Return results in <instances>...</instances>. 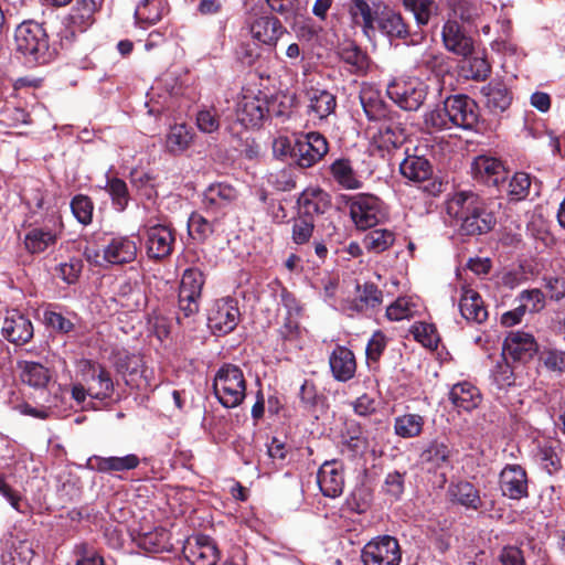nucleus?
<instances>
[{
    "mask_svg": "<svg viewBox=\"0 0 565 565\" xmlns=\"http://www.w3.org/2000/svg\"><path fill=\"white\" fill-rule=\"evenodd\" d=\"M447 214L463 235H481L492 230L495 218L482 200L471 191H461L447 201Z\"/></svg>",
    "mask_w": 565,
    "mask_h": 565,
    "instance_id": "1",
    "label": "nucleus"
},
{
    "mask_svg": "<svg viewBox=\"0 0 565 565\" xmlns=\"http://www.w3.org/2000/svg\"><path fill=\"white\" fill-rule=\"evenodd\" d=\"M213 391L225 408L239 406L246 397V380L242 369L232 363L223 364L214 375Z\"/></svg>",
    "mask_w": 565,
    "mask_h": 565,
    "instance_id": "2",
    "label": "nucleus"
},
{
    "mask_svg": "<svg viewBox=\"0 0 565 565\" xmlns=\"http://www.w3.org/2000/svg\"><path fill=\"white\" fill-rule=\"evenodd\" d=\"M386 93L399 108L418 110L427 98L428 86L419 77L401 76L387 84Z\"/></svg>",
    "mask_w": 565,
    "mask_h": 565,
    "instance_id": "3",
    "label": "nucleus"
},
{
    "mask_svg": "<svg viewBox=\"0 0 565 565\" xmlns=\"http://www.w3.org/2000/svg\"><path fill=\"white\" fill-rule=\"evenodd\" d=\"M17 50L32 61L45 63L49 58V38L44 28L34 21L22 22L14 32Z\"/></svg>",
    "mask_w": 565,
    "mask_h": 565,
    "instance_id": "4",
    "label": "nucleus"
},
{
    "mask_svg": "<svg viewBox=\"0 0 565 565\" xmlns=\"http://www.w3.org/2000/svg\"><path fill=\"white\" fill-rule=\"evenodd\" d=\"M63 233V223L58 215L51 214L41 224L26 228L23 244L30 254H41L53 248Z\"/></svg>",
    "mask_w": 565,
    "mask_h": 565,
    "instance_id": "5",
    "label": "nucleus"
},
{
    "mask_svg": "<svg viewBox=\"0 0 565 565\" xmlns=\"http://www.w3.org/2000/svg\"><path fill=\"white\" fill-rule=\"evenodd\" d=\"M277 100L266 95H244L236 108L237 120L245 127H258L267 115L280 117L285 110L276 109Z\"/></svg>",
    "mask_w": 565,
    "mask_h": 565,
    "instance_id": "6",
    "label": "nucleus"
},
{
    "mask_svg": "<svg viewBox=\"0 0 565 565\" xmlns=\"http://www.w3.org/2000/svg\"><path fill=\"white\" fill-rule=\"evenodd\" d=\"M350 216L359 230H367L382 222L386 211L379 198L359 194L350 201Z\"/></svg>",
    "mask_w": 565,
    "mask_h": 565,
    "instance_id": "7",
    "label": "nucleus"
},
{
    "mask_svg": "<svg viewBox=\"0 0 565 565\" xmlns=\"http://www.w3.org/2000/svg\"><path fill=\"white\" fill-rule=\"evenodd\" d=\"M361 558L364 565H399L402 552L398 541L390 535L373 539L362 548Z\"/></svg>",
    "mask_w": 565,
    "mask_h": 565,
    "instance_id": "8",
    "label": "nucleus"
},
{
    "mask_svg": "<svg viewBox=\"0 0 565 565\" xmlns=\"http://www.w3.org/2000/svg\"><path fill=\"white\" fill-rule=\"evenodd\" d=\"M239 309L237 301L226 297L214 302L207 317V326L216 335H224L232 332L239 321Z\"/></svg>",
    "mask_w": 565,
    "mask_h": 565,
    "instance_id": "9",
    "label": "nucleus"
},
{
    "mask_svg": "<svg viewBox=\"0 0 565 565\" xmlns=\"http://www.w3.org/2000/svg\"><path fill=\"white\" fill-rule=\"evenodd\" d=\"M145 244L149 258L160 260L171 255L175 242L174 232L166 224H146Z\"/></svg>",
    "mask_w": 565,
    "mask_h": 565,
    "instance_id": "10",
    "label": "nucleus"
},
{
    "mask_svg": "<svg viewBox=\"0 0 565 565\" xmlns=\"http://www.w3.org/2000/svg\"><path fill=\"white\" fill-rule=\"evenodd\" d=\"M247 25L252 38L265 45L275 46L278 40L287 33L281 22L271 15H260L248 13Z\"/></svg>",
    "mask_w": 565,
    "mask_h": 565,
    "instance_id": "11",
    "label": "nucleus"
},
{
    "mask_svg": "<svg viewBox=\"0 0 565 565\" xmlns=\"http://www.w3.org/2000/svg\"><path fill=\"white\" fill-rule=\"evenodd\" d=\"M329 146L326 137L312 131L306 135V139L298 141L292 150L296 163L301 168H310L321 160L328 152Z\"/></svg>",
    "mask_w": 565,
    "mask_h": 565,
    "instance_id": "12",
    "label": "nucleus"
},
{
    "mask_svg": "<svg viewBox=\"0 0 565 565\" xmlns=\"http://www.w3.org/2000/svg\"><path fill=\"white\" fill-rule=\"evenodd\" d=\"M1 334L9 342L22 345L33 338V324L29 317L19 310H7L1 321Z\"/></svg>",
    "mask_w": 565,
    "mask_h": 565,
    "instance_id": "13",
    "label": "nucleus"
},
{
    "mask_svg": "<svg viewBox=\"0 0 565 565\" xmlns=\"http://www.w3.org/2000/svg\"><path fill=\"white\" fill-rule=\"evenodd\" d=\"M499 486L503 497L521 500L529 495L526 471L520 465H507L499 476Z\"/></svg>",
    "mask_w": 565,
    "mask_h": 565,
    "instance_id": "14",
    "label": "nucleus"
},
{
    "mask_svg": "<svg viewBox=\"0 0 565 565\" xmlns=\"http://www.w3.org/2000/svg\"><path fill=\"white\" fill-rule=\"evenodd\" d=\"M446 106L456 128L472 129L478 122L477 104L467 95H452L447 97Z\"/></svg>",
    "mask_w": 565,
    "mask_h": 565,
    "instance_id": "15",
    "label": "nucleus"
},
{
    "mask_svg": "<svg viewBox=\"0 0 565 565\" xmlns=\"http://www.w3.org/2000/svg\"><path fill=\"white\" fill-rule=\"evenodd\" d=\"M537 351V343L531 333L511 331L502 347V358L513 361L526 362Z\"/></svg>",
    "mask_w": 565,
    "mask_h": 565,
    "instance_id": "16",
    "label": "nucleus"
},
{
    "mask_svg": "<svg viewBox=\"0 0 565 565\" xmlns=\"http://www.w3.org/2000/svg\"><path fill=\"white\" fill-rule=\"evenodd\" d=\"M183 555L191 565H215L218 550L209 536H194L186 540Z\"/></svg>",
    "mask_w": 565,
    "mask_h": 565,
    "instance_id": "17",
    "label": "nucleus"
},
{
    "mask_svg": "<svg viewBox=\"0 0 565 565\" xmlns=\"http://www.w3.org/2000/svg\"><path fill=\"white\" fill-rule=\"evenodd\" d=\"M138 242L130 236L113 237L103 248V259L109 265H124L136 259Z\"/></svg>",
    "mask_w": 565,
    "mask_h": 565,
    "instance_id": "18",
    "label": "nucleus"
},
{
    "mask_svg": "<svg viewBox=\"0 0 565 565\" xmlns=\"http://www.w3.org/2000/svg\"><path fill=\"white\" fill-rule=\"evenodd\" d=\"M317 482L324 497H339L344 487L343 465L338 460L323 462L318 471Z\"/></svg>",
    "mask_w": 565,
    "mask_h": 565,
    "instance_id": "19",
    "label": "nucleus"
},
{
    "mask_svg": "<svg viewBox=\"0 0 565 565\" xmlns=\"http://www.w3.org/2000/svg\"><path fill=\"white\" fill-rule=\"evenodd\" d=\"M443 43L445 47L459 56L468 57L473 52V41L468 36L455 20H448L441 32Z\"/></svg>",
    "mask_w": 565,
    "mask_h": 565,
    "instance_id": "20",
    "label": "nucleus"
},
{
    "mask_svg": "<svg viewBox=\"0 0 565 565\" xmlns=\"http://www.w3.org/2000/svg\"><path fill=\"white\" fill-rule=\"evenodd\" d=\"M299 214L315 220L331 206V200L327 192L319 188H307L298 198Z\"/></svg>",
    "mask_w": 565,
    "mask_h": 565,
    "instance_id": "21",
    "label": "nucleus"
},
{
    "mask_svg": "<svg viewBox=\"0 0 565 565\" xmlns=\"http://www.w3.org/2000/svg\"><path fill=\"white\" fill-rule=\"evenodd\" d=\"M356 296L352 300L343 303V310L349 315L353 312H363L380 306L383 301V294L373 282L356 285Z\"/></svg>",
    "mask_w": 565,
    "mask_h": 565,
    "instance_id": "22",
    "label": "nucleus"
},
{
    "mask_svg": "<svg viewBox=\"0 0 565 565\" xmlns=\"http://www.w3.org/2000/svg\"><path fill=\"white\" fill-rule=\"evenodd\" d=\"M140 463V459L135 454H129L122 457H102V456H92L87 460V467L92 470L103 472V473H113V472H121L129 471L136 469Z\"/></svg>",
    "mask_w": 565,
    "mask_h": 565,
    "instance_id": "23",
    "label": "nucleus"
},
{
    "mask_svg": "<svg viewBox=\"0 0 565 565\" xmlns=\"http://www.w3.org/2000/svg\"><path fill=\"white\" fill-rule=\"evenodd\" d=\"M399 117V114L394 111L380 121L381 126L377 135L374 136V140L377 142L380 148H397L403 143L405 139V129L398 120Z\"/></svg>",
    "mask_w": 565,
    "mask_h": 565,
    "instance_id": "24",
    "label": "nucleus"
},
{
    "mask_svg": "<svg viewBox=\"0 0 565 565\" xmlns=\"http://www.w3.org/2000/svg\"><path fill=\"white\" fill-rule=\"evenodd\" d=\"M105 0H76L70 13L74 31L85 32L95 23V14L102 10Z\"/></svg>",
    "mask_w": 565,
    "mask_h": 565,
    "instance_id": "25",
    "label": "nucleus"
},
{
    "mask_svg": "<svg viewBox=\"0 0 565 565\" xmlns=\"http://www.w3.org/2000/svg\"><path fill=\"white\" fill-rule=\"evenodd\" d=\"M448 397L457 409L465 412H471L476 409L482 401L480 390L467 381L452 385Z\"/></svg>",
    "mask_w": 565,
    "mask_h": 565,
    "instance_id": "26",
    "label": "nucleus"
},
{
    "mask_svg": "<svg viewBox=\"0 0 565 565\" xmlns=\"http://www.w3.org/2000/svg\"><path fill=\"white\" fill-rule=\"evenodd\" d=\"M360 103L369 120L381 121L394 113L382 99L381 93L371 85H364L360 92Z\"/></svg>",
    "mask_w": 565,
    "mask_h": 565,
    "instance_id": "27",
    "label": "nucleus"
},
{
    "mask_svg": "<svg viewBox=\"0 0 565 565\" xmlns=\"http://www.w3.org/2000/svg\"><path fill=\"white\" fill-rule=\"evenodd\" d=\"M87 376L90 381L88 386L89 395L97 399H105L113 395L114 383L109 372L99 364L86 362Z\"/></svg>",
    "mask_w": 565,
    "mask_h": 565,
    "instance_id": "28",
    "label": "nucleus"
},
{
    "mask_svg": "<svg viewBox=\"0 0 565 565\" xmlns=\"http://www.w3.org/2000/svg\"><path fill=\"white\" fill-rule=\"evenodd\" d=\"M332 375L337 381L347 382L351 380L356 370L354 354L345 347L338 345L329 358Z\"/></svg>",
    "mask_w": 565,
    "mask_h": 565,
    "instance_id": "29",
    "label": "nucleus"
},
{
    "mask_svg": "<svg viewBox=\"0 0 565 565\" xmlns=\"http://www.w3.org/2000/svg\"><path fill=\"white\" fill-rule=\"evenodd\" d=\"M18 370L21 382L39 391L45 390L52 377L50 369L39 362L19 361Z\"/></svg>",
    "mask_w": 565,
    "mask_h": 565,
    "instance_id": "30",
    "label": "nucleus"
},
{
    "mask_svg": "<svg viewBox=\"0 0 565 565\" xmlns=\"http://www.w3.org/2000/svg\"><path fill=\"white\" fill-rule=\"evenodd\" d=\"M459 309L461 316L467 321L482 323L488 318V311L481 296L476 290L468 287H463L461 290Z\"/></svg>",
    "mask_w": 565,
    "mask_h": 565,
    "instance_id": "31",
    "label": "nucleus"
},
{
    "mask_svg": "<svg viewBox=\"0 0 565 565\" xmlns=\"http://www.w3.org/2000/svg\"><path fill=\"white\" fill-rule=\"evenodd\" d=\"M131 539L140 548L150 553L169 551L172 546L169 532L162 527H156L147 532L139 531L136 534L132 533Z\"/></svg>",
    "mask_w": 565,
    "mask_h": 565,
    "instance_id": "32",
    "label": "nucleus"
},
{
    "mask_svg": "<svg viewBox=\"0 0 565 565\" xmlns=\"http://www.w3.org/2000/svg\"><path fill=\"white\" fill-rule=\"evenodd\" d=\"M448 494L451 501L472 510H478L482 505L478 489L468 481L451 483L448 488Z\"/></svg>",
    "mask_w": 565,
    "mask_h": 565,
    "instance_id": "33",
    "label": "nucleus"
},
{
    "mask_svg": "<svg viewBox=\"0 0 565 565\" xmlns=\"http://www.w3.org/2000/svg\"><path fill=\"white\" fill-rule=\"evenodd\" d=\"M481 92L486 97L487 107L493 113H502L511 105V94L502 82L492 81L482 87Z\"/></svg>",
    "mask_w": 565,
    "mask_h": 565,
    "instance_id": "34",
    "label": "nucleus"
},
{
    "mask_svg": "<svg viewBox=\"0 0 565 565\" xmlns=\"http://www.w3.org/2000/svg\"><path fill=\"white\" fill-rule=\"evenodd\" d=\"M376 23L380 31L391 39H405L408 35L402 15L393 10L385 9L376 14Z\"/></svg>",
    "mask_w": 565,
    "mask_h": 565,
    "instance_id": "35",
    "label": "nucleus"
},
{
    "mask_svg": "<svg viewBox=\"0 0 565 565\" xmlns=\"http://www.w3.org/2000/svg\"><path fill=\"white\" fill-rule=\"evenodd\" d=\"M166 12L163 0H141L135 10L136 24L142 29H147L158 23Z\"/></svg>",
    "mask_w": 565,
    "mask_h": 565,
    "instance_id": "36",
    "label": "nucleus"
},
{
    "mask_svg": "<svg viewBox=\"0 0 565 565\" xmlns=\"http://www.w3.org/2000/svg\"><path fill=\"white\" fill-rule=\"evenodd\" d=\"M451 450L449 446L437 439L431 440L420 454L423 463L428 465L429 469H441L450 466Z\"/></svg>",
    "mask_w": 565,
    "mask_h": 565,
    "instance_id": "37",
    "label": "nucleus"
},
{
    "mask_svg": "<svg viewBox=\"0 0 565 565\" xmlns=\"http://www.w3.org/2000/svg\"><path fill=\"white\" fill-rule=\"evenodd\" d=\"M194 134L185 124H177L170 127L166 137V148L172 154H181L189 149Z\"/></svg>",
    "mask_w": 565,
    "mask_h": 565,
    "instance_id": "38",
    "label": "nucleus"
},
{
    "mask_svg": "<svg viewBox=\"0 0 565 565\" xmlns=\"http://www.w3.org/2000/svg\"><path fill=\"white\" fill-rule=\"evenodd\" d=\"M32 558L33 551L28 542L11 541L2 551L1 565H30Z\"/></svg>",
    "mask_w": 565,
    "mask_h": 565,
    "instance_id": "39",
    "label": "nucleus"
},
{
    "mask_svg": "<svg viewBox=\"0 0 565 565\" xmlns=\"http://www.w3.org/2000/svg\"><path fill=\"white\" fill-rule=\"evenodd\" d=\"M309 110L319 119H326L337 108V97L326 89H311L309 92Z\"/></svg>",
    "mask_w": 565,
    "mask_h": 565,
    "instance_id": "40",
    "label": "nucleus"
},
{
    "mask_svg": "<svg viewBox=\"0 0 565 565\" xmlns=\"http://www.w3.org/2000/svg\"><path fill=\"white\" fill-rule=\"evenodd\" d=\"M425 425V418L419 414H403L394 418V433L396 436L409 439L418 437Z\"/></svg>",
    "mask_w": 565,
    "mask_h": 565,
    "instance_id": "41",
    "label": "nucleus"
},
{
    "mask_svg": "<svg viewBox=\"0 0 565 565\" xmlns=\"http://www.w3.org/2000/svg\"><path fill=\"white\" fill-rule=\"evenodd\" d=\"M395 242V233L387 228H374L362 241L367 252L380 254L387 250Z\"/></svg>",
    "mask_w": 565,
    "mask_h": 565,
    "instance_id": "42",
    "label": "nucleus"
},
{
    "mask_svg": "<svg viewBox=\"0 0 565 565\" xmlns=\"http://www.w3.org/2000/svg\"><path fill=\"white\" fill-rule=\"evenodd\" d=\"M470 169L473 177H493L503 172L510 173L502 160L486 154L476 157L470 164Z\"/></svg>",
    "mask_w": 565,
    "mask_h": 565,
    "instance_id": "43",
    "label": "nucleus"
},
{
    "mask_svg": "<svg viewBox=\"0 0 565 565\" xmlns=\"http://www.w3.org/2000/svg\"><path fill=\"white\" fill-rule=\"evenodd\" d=\"M236 190L227 182H215L207 186L203 193V202L206 205H223L236 198Z\"/></svg>",
    "mask_w": 565,
    "mask_h": 565,
    "instance_id": "44",
    "label": "nucleus"
},
{
    "mask_svg": "<svg viewBox=\"0 0 565 565\" xmlns=\"http://www.w3.org/2000/svg\"><path fill=\"white\" fill-rule=\"evenodd\" d=\"M402 177H431V164L424 156L407 154L399 162Z\"/></svg>",
    "mask_w": 565,
    "mask_h": 565,
    "instance_id": "45",
    "label": "nucleus"
},
{
    "mask_svg": "<svg viewBox=\"0 0 565 565\" xmlns=\"http://www.w3.org/2000/svg\"><path fill=\"white\" fill-rule=\"evenodd\" d=\"M424 124L426 128L435 131L448 130L455 127L448 107L446 106V100L441 107L438 106L425 113Z\"/></svg>",
    "mask_w": 565,
    "mask_h": 565,
    "instance_id": "46",
    "label": "nucleus"
},
{
    "mask_svg": "<svg viewBox=\"0 0 565 565\" xmlns=\"http://www.w3.org/2000/svg\"><path fill=\"white\" fill-rule=\"evenodd\" d=\"M494 185L499 189H507L511 201H521L530 194L532 179H493Z\"/></svg>",
    "mask_w": 565,
    "mask_h": 565,
    "instance_id": "47",
    "label": "nucleus"
},
{
    "mask_svg": "<svg viewBox=\"0 0 565 565\" xmlns=\"http://www.w3.org/2000/svg\"><path fill=\"white\" fill-rule=\"evenodd\" d=\"M418 311V305L411 297H399L386 308V317L392 321L412 318Z\"/></svg>",
    "mask_w": 565,
    "mask_h": 565,
    "instance_id": "48",
    "label": "nucleus"
},
{
    "mask_svg": "<svg viewBox=\"0 0 565 565\" xmlns=\"http://www.w3.org/2000/svg\"><path fill=\"white\" fill-rule=\"evenodd\" d=\"M403 6L414 14L418 25H426L438 7L433 0H403Z\"/></svg>",
    "mask_w": 565,
    "mask_h": 565,
    "instance_id": "49",
    "label": "nucleus"
},
{
    "mask_svg": "<svg viewBox=\"0 0 565 565\" xmlns=\"http://www.w3.org/2000/svg\"><path fill=\"white\" fill-rule=\"evenodd\" d=\"M104 188L109 193L116 210L124 211L129 202V191L124 179H105Z\"/></svg>",
    "mask_w": 565,
    "mask_h": 565,
    "instance_id": "50",
    "label": "nucleus"
},
{
    "mask_svg": "<svg viewBox=\"0 0 565 565\" xmlns=\"http://www.w3.org/2000/svg\"><path fill=\"white\" fill-rule=\"evenodd\" d=\"M411 332L416 341L425 348L436 349L439 342V335L434 324L427 322H416L412 326Z\"/></svg>",
    "mask_w": 565,
    "mask_h": 565,
    "instance_id": "51",
    "label": "nucleus"
},
{
    "mask_svg": "<svg viewBox=\"0 0 565 565\" xmlns=\"http://www.w3.org/2000/svg\"><path fill=\"white\" fill-rule=\"evenodd\" d=\"M126 372L130 380H126L127 384H134L137 387L150 386L146 375L147 370L143 367L142 359L138 355L127 356Z\"/></svg>",
    "mask_w": 565,
    "mask_h": 565,
    "instance_id": "52",
    "label": "nucleus"
},
{
    "mask_svg": "<svg viewBox=\"0 0 565 565\" xmlns=\"http://www.w3.org/2000/svg\"><path fill=\"white\" fill-rule=\"evenodd\" d=\"M350 13L354 20L359 17L362 18L363 29L366 34L370 30L373 31L375 29L374 23L376 22V14L379 13H374L365 0H352Z\"/></svg>",
    "mask_w": 565,
    "mask_h": 565,
    "instance_id": "53",
    "label": "nucleus"
},
{
    "mask_svg": "<svg viewBox=\"0 0 565 565\" xmlns=\"http://www.w3.org/2000/svg\"><path fill=\"white\" fill-rule=\"evenodd\" d=\"M315 228V220L298 213V217L294 218L291 238L292 242L301 245L309 242Z\"/></svg>",
    "mask_w": 565,
    "mask_h": 565,
    "instance_id": "54",
    "label": "nucleus"
},
{
    "mask_svg": "<svg viewBox=\"0 0 565 565\" xmlns=\"http://www.w3.org/2000/svg\"><path fill=\"white\" fill-rule=\"evenodd\" d=\"M204 282V275L199 268H188L182 274L179 290L201 296Z\"/></svg>",
    "mask_w": 565,
    "mask_h": 565,
    "instance_id": "55",
    "label": "nucleus"
},
{
    "mask_svg": "<svg viewBox=\"0 0 565 565\" xmlns=\"http://www.w3.org/2000/svg\"><path fill=\"white\" fill-rule=\"evenodd\" d=\"M405 489V473L399 471L388 472L384 479L382 490L392 501L401 499Z\"/></svg>",
    "mask_w": 565,
    "mask_h": 565,
    "instance_id": "56",
    "label": "nucleus"
},
{
    "mask_svg": "<svg viewBox=\"0 0 565 565\" xmlns=\"http://www.w3.org/2000/svg\"><path fill=\"white\" fill-rule=\"evenodd\" d=\"M196 127L204 134H213L220 129V116L213 107L202 108L196 114Z\"/></svg>",
    "mask_w": 565,
    "mask_h": 565,
    "instance_id": "57",
    "label": "nucleus"
},
{
    "mask_svg": "<svg viewBox=\"0 0 565 565\" xmlns=\"http://www.w3.org/2000/svg\"><path fill=\"white\" fill-rule=\"evenodd\" d=\"M406 184L411 188V192L416 190L426 195L436 196L445 190L447 182H444V179H408Z\"/></svg>",
    "mask_w": 565,
    "mask_h": 565,
    "instance_id": "58",
    "label": "nucleus"
},
{
    "mask_svg": "<svg viewBox=\"0 0 565 565\" xmlns=\"http://www.w3.org/2000/svg\"><path fill=\"white\" fill-rule=\"evenodd\" d=\"M190 235L194 239L203 241L213 233L212 224L199 213H192L188 221Z\"/></svg>",
    "mask_w": 565,
    "mask_h": 565,
    "instance_id": "59",
    "label": "nucleus"
},
{
    "mask_svg": "<svg viewBox=\"0 0 565 565\" xmlns=\"http://www.w3.org/2000/svg\"><path fill=\"white\" fill-rule=\"evenodd\" d=\"M71 210L79 223L87 225L92 222L93 203L89 198L76 195L71 202Z\"/></svg>",
    "mask_w": 565,
    "mask_h": 565,
    "instance_id": "60",
    "label": "nucleus"
},
{
    "mask_svg": "<svg viewBox=\"0 0 565 565\" xmlns=\"http://www.w3.org/2000/svg\"><path fill=\"white\" fill-rule=\"evenodd\" d=\"M544 366L552 371L562 373L565 371V351L556 348L544 349L541 353Z\"/></svg>",
    "mask_w": 565,
    "mask_h": 565,
    "instance_id": "61",
    "label": "nucleus"
},
{
    "mask_svg": "<svg viewBox=\"0 0 565 565\" xmlns=\"http://www.w3.org/2000/svg\"><path fill=\"white\" fill-rule=\"evenodd\" d=\"M83 269V263L78 258H71L68 262L62 263L57 266V276L68 285L77 281Z\"/></svg>",
    "mask_w": 565,
    "mask_h": 565,
    "instance_id": "62",
    "label": "nucleus"
},
{
    "mask_svg": "<svg viewBox=\"0 0 565 565\" xmlns=\"http://www.w3.org/2000/svg\"><path fill=\"white\" fill-rule=\"evenodd\" d=\"M493 382L499 388H504L514 384V373L508 359L503 358L498 362L492 371Z\"/></svg>",
    "mask_w": 565,
    "mask_h": 565,
    "instance_id": "63",
    "label": "nucleus"
},
{
    "mask_svg": "<svg viewBox=\"0 0 565 565\" xmlns=\"http://www.w3.org/2000/svg\"><path fill=\"white\" fill-rule=\"evenodd\" d=\"M201 296L179 290V313L184 318L196 315L200 310Z\"/></svg>",
    "mask_w": 565,
    "mask_h": 565,
    "instance_id": "64",
    "label": "nucleus"
}]
</instances>
